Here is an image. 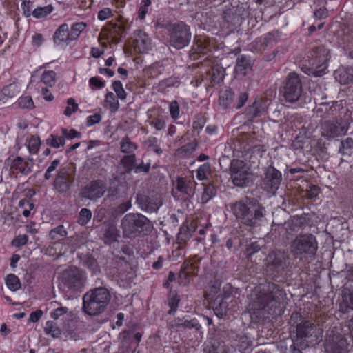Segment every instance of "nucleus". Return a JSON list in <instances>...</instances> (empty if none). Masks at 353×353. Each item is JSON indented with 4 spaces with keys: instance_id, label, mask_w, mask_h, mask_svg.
I'll return each mask as SVG.
<instances>
[{
    "instance_id": "obj_1",
    "label": "nucleus",
    "mask_w": 353,
    "mask_h": 353,
    "mask_svg": "<svg viewBox=\"0 0 353 353\" xmlns=\"http://www.w3.org/2000/svg\"><path fill=\"white\" fill-rule=\"evenodd\" d=\"M273 287L270 283L260 284L254 287V290L250 287L252 293L249 295L251 302L248 310L252 321L256 322L264 317L265 307L272 303V301H269L272 296L265 291L272 290Z\"/></svg>"
},
{
    "instance_id": "obj_2",
    "label": "nucleus",
    "mask_w": 353,
    "mask_h": 353,
    "mask_svg": "<svg viewBox=\"0 0 353 353\" xmlns=\"http://www.w3.org/2000/svg\"><path fill=\"white\" fill-rule=\"evenodd\" d=\"M110 294L104 288L88 292L83 297V310L88 315L94 316L103 312L110 301Z\"/></svg>"
},
{
    "instance_id": "obj_3",
    "label": "nucleus",
    "mask_w": 353,
    "mask_h": 353,
    "mask_svg": "<svg viewBox=\"0 0 353 353\" xmlns=\"http://www.w3.org/2000/svg\"><path fill=\"white\" fill-rule=\"evenodd\" d=\"M232 211L237 219L248 225L257 224L263 216V209L250 201L236 203L232 205Z\"/></svg>"
},
{
    "instance_id": "obj_4",
    "label": "nucleus",
    "mask_w": 353,
    "mask_h": 353,
    "mask_svg": "<svg viewBox=\"0 0 353 353\" xmlns=\"http://www.w3.org/2000/svg\"><path fill=\"white\" fill-rule=\"evenodd\" d=\"M230 170L231 179L236 186H246L252 179L250 167L241 160H233Z\"/></svg>"
},
{
    "instance_id": "obj_5",
    "label": "nucleus",
    "mask_w": 353,
    "mask_h": 353,
    "mask_svg": "<svg viewBox=\"0 0 353 353\" xmlns=\"http://www.w3.org/2000/svg\"><path fill=\"white\" fill-rule=\"evenodd\" d=\"M329 57V51L324 48H319L315 52V57L312 60L311 66H303L302 71L309 75L316 77L323 75L327 70V61Z\"/></svg>"
},
{
    "instance_id": "obj_6",
    "label": "nucleus",
    "mask_w": 353,
    "mask_h": 353,
    "mask_svg": "<svg viewBox=\"0 0 353 353\" xmlns=\"http://www.w3.org/2000/svg\"><path fill=\"white\" fill-rule=\"evenodd\" d=\"M196 183L192 177H178L173 183L172 195L178 199H187L194 196Z\"/></svg>"
},
{
    "instance_id": "obj_7",
    "label": "nucleus",
    "mask_w": 353,
    "mask_h": 353,
    "mask_svg": "<svg viewBox=\"0 0 353 353\" xmlns=\"http://www.w3.org/2000/svg\"><path fill=\"white\" fill-rule=\"evenodd\" d=\"M292 248L295 254H314L317 249L316 239L311 234L299 236L293 241Z\"/></svg>"
},
{
    "instance_id": "obj_8",
    "label": "nucleus",
    "mask_w": 353,
    "mask_h": 353,
    "mask_svg": "<svg viewBox=\"0 0 353 353\" xmlns=\"http://www.w3.org/2000/svg\"><path fill=\"white\" fill-rule=\"evenodd\" d=\"M191 39L189 27L184 23H179L172 28L170 34L172 45L178 49L188 46Z\"/></svg>"
},
{
    "instance_id": "obj_9",
    "label": "nucleus",
    "mask_w": 353,
    "mask_h": 353,
    "mask_svg": "<svg viewBox=\"0 0 353 353\" xmlns=\"http://www.w3.org/2000/svg\"><path fill=\"white\" fill-rule=\"evenodd\" d=\"M301 91L299 77L294 73L290 74L283 90L285 99L290 103L295 102L301 97Z\"/></svg>"
},
{
    "instance_id": "obj_10",
    "label": "nucleus",
    "mask_w": 353,
    "mask_h": 353,
    "mask_svg": "<svg viewBox=\"0 0 353 353\" xmlns=\"http://www.w3.org/2000/svg\"><path fill=\"white\" fill-rule=\"evenodd\" d=\"M147 218L141 214H128L122 220L121 225L125 236H130L142 227Z\"/></svg>"
},
{
    "instance_id": "obj_11",
    "label": "nucleus",
    "mask_w": 353,
    "mask_h": 353,
    "mask_svg": "<svg viewBox=\"0 0 353 353\" xmlns=\"http://www.w3.org/2000/svg\"><path fill=\"white\" fill-rule=\"evenodd\" d=\"M347 130L345 122L326 121L322 126L321 134L327 138H334L345 134Z\"/></svg>"
},
{
    "instance_id": "obj_12",
    "label": "nucleus",
    "mask_w": 353,
    "mask_h": 353,
    "mask_svg": "<svg viewBox=\"0 0 353 353\" xmlns=\"http://www.w3.org/2000/svg\"><path fill=\"white\" fill-rule=\"evenodd\" d=\"M83 278V272L76 267H72L63 273L64 282L70 288L79 286Z\"/></svg>"
},
{
    "instance_id": "obj_13",
    "label": "nucleus",
    "mask_w": 353,
    "mask_h": 353,
    "mask_svg": "<svg viewBox=\"0 0 353 353\" xmlns=\"http://www.w3.org/2000/svg\"><path fill=\"white\" fill-rule=\"evenodd\" d=\"M134 49L140 53L148 52L151 49L150 39L142 30H138L134 35Z\"/></svg>"
},
{
    "instance_id": "obj_14",
    "label": "nucleus",
    "mask_w": 353,
    "mask_h": 353,
    "mask_svg": "<svg viewBox=\"0 0 353 353\" xmlns=\"http://www.w3.org/2000/svg\"><path fill=\"white\" fill-rule=\"evenodd\" d=\"M105 191V183L101 181H97L88 185L83 190V194L90 200H97L103 195Z\"/></svg>"
},
{
    "instance_id": "obj_15",
    "label": "nucleus",
    "mask_w": 353,
    "mask_h": 353,
    "mask_svg": "<svg viewBox=\"0 0 353 353\" xmlns=\"http://www.w3.org/2000/svg\"><path fill=\"white\" fill-rule=\"evenodd\" d=\"M10 166L12 170H14L18 172L27 174L31 172L33 166L32 160L24 159L20 157L10 158L8 159Z\"/></svg>"
},
{
    "instance_id": "obj_16",
    "label": "nucleus",
    "mask_w": 353,
    "mask_h": 353,
    "mask_svg": "<svg viewBox=\"0 0 353 353\" xmlns=\"http://www.w3.org/2000/svg\"><path fill=\"white\" fill-rule=\"evenodd\" d=\"M21 92V85L18 83H12L0 91V105L6 103L10 99L18 95Z\"/></svg>"
},
{
    "instance_id": "obj_17",
    "label": "nucleus",
    "mask_w": 353,
    "mask_h": 353,
    "mask_svg": "<svg viewBox=\"0 0 353 353\" xmlns=\"http://www.w3.org/2000/svg\"><path fill=\"white\" fill-rule=\"evenodd\" d=\"M281 181V173L276 170H272L268 172L265 185L268 190L274 193L279 188Z\"/></svg>"
},
{
    "instance_id": "obj_18",
    "label": "nucleus",
    "mask_w": 353,
    "mask_h": 353,
    "mask_svg": "<svg viewBox=\"0 0 353 353\" xmlns=\"http://www.w3.org/2000/svg\"><path fill=\"white\" fill-rule=\"evenodd\" d=\"M252 70V64L249 59L244 55H240L236 60L235 73L238 77H244Z\"/></svg>"
},
{
    "instance_id": "obj_19",
    "label": "nucleus",
    "mask_w": 353,
    "mask_h": 353,
    "mask_svg": "<svg viewBox=\"0 0 353 353\" xmlns=\"http://www.w3.org/2000/svg\"><path fill=\"white\" fill-rule=\"evenodd\" d=\"M54 42L57 45H61L64 43L71 41L69 28L67 23L61 25L54 34Z\"/></svg>"
},
{
    "instance_id": "obj_20",
    "label": "nucleus",
    "mask_w": 353,
    "mask_h": 353,
    "mask_svg": "<svg viewBox=\"0 0 353 353\" xmlns=\"http://www.w3.org/2000/svg\"><path fill=\"white\" fill-rule=\"evenodd\" d=\"M54 186L60 192H65L70 188V179L66 171L62 170L55 179Z\"/></svg>"
},
{
    "instance_id": "obj_21",
    "label": "nucleus",
    "mask_w": 353,
    "mask_h": 353,
    "mask_svg": "<svg viewBox=\"0 0 353 353\" xmlns=\"http://www.w3.org/2000/svg\"><path fill=\"white\" fill-rule=\"evenodd\" d=\"M336 79L341 84L353 80V68H341L334 72Z\"/></svg>"
},
{
    "instance_id": "obj_22",
    "label": "nucleus",
    "mask_w": 353,
    "mask_h": 353,
    "mask_svg": "<svg viewBox=\"0 0 353 353\" xmlns=\"http://www.w3.org/2000/svg\"><path fill=\"white\" fill-rule=\"evenodd\" d=\"M194 270L190 265V263H184L181 268L179 276V283L180 285H186L190 283V275L194 274Z\"/></svg>"
},
{
    "instance_id": "obj_23",
    "label": "nucleus",
    "mask_w": 353,
    "mask_h": 353,
    "mask_svg": "<svg viewBox=\"0 0 353 353\" xmlns=\"http://www.w3.org/2000/svg\"><path fill=\"white\" fill-rule=\"evenodd\" d=\"M49 308H52L50 315L54 319H58L68 312L66 307L60 305L58 302L52 301L48 305Z\"/></svg>"
},
{
    "instance_id": "obj_24",
    "label": "nucleus",
    "mask_w": 353,
    "mask_h": 353,
    "mask_svg": "<svg viewBox=\"0 0 353 353\" xmlns=\"http://www.w3.org/2000/svg\"><path fill=\"white\" fill-rule=\"evenodd\" d=\"M227 302L221 297H217L214 303L213 310L218 317L221 318L228 310Z\"/></svg>"
},
{
    "instance_id": "obj_25",
    "label": "nucleus",
    "mask_w": 353,
    "mask_h": 353,
    "mask_svg": "<svg viewBox=\"0 0 353 353\" xmlns=\"http://www.w3.org/2000/svg\"><path fill=\"white\" fill-rule=\"evenodd\" d=\"M325 348L328 353H347V343L346 340L342 338L333 347H330L327 345Z\"/></svg>"
},
{
    "instance_id": "obj_26",
    "label": "nucleus",
    "mask_w": 353,
    "mask_h": 353,
    "mask_svg": "<svg viewBox=\"0 0 353 353\" xmlns=\"http://www.w3.org/2000/svg\"><path fill=\"white\" fill-rule=\"evenodd\" d=\"M53 10L54 8L52 5H47L43 7H37L32 11V14L36 19H41L52 13Z\"/></svg>"
},
{
    "instance_id": "obj_27",
    "label": "nucleus",
    "mask_w": 353,
    "mask_h": 353,
    "mask_svg": "<svg viewBox=\"0 0 353 353\" xmlns=\"http://www.w3.org/2000/svg\"><path fill=\"white\" fill-rule=\"evenodd\" d=\"M105 103L107 107L113 112L119 108V101L112 92H108L105 97Z\"/></svg>"
},
{
    "instance_id": "obj_28",
    "label": "nucleus",
    "mask_w": 353,
    "mask_h": 353,
    "mask_svg": "<svg viewBox=\"0 0 353 353\" xmlns=\"http://www.w3.org/2000/svg\"><path fill=\"white\" fill-rule=\"evenodd\" d=\"M225 70L223 67L219 65H214L211 71L212 80L215 83H220L223 80Z\"/></svg>"
},
{
    "instance_id": "obj_29",
    "label": "nucleus",
    "mask_w": 353,
    "mask_h": 353,
    "mask_svg": "<svg viewBox=\"0 0 353 353\" xmlns=\"http://www.w3.org/2000/svg\"><path fill=\"white\" fill-rule=\"evenodd\" d=\"M86 23L83 22L76 23L73 24L70 28V41L76 40L80 34L85 29Z\"/></svg>"
},
{
    "instance_id": "obj_30",
    "label": "nucleus",
    "mask_w": 353,
    "mask_h": 353,
    "mask_svg": "<svg viewBox=\"0 0 353 353\" xmlns=\"http://www.w3.org/2000/svg\"><path fill=\"white\" fill-rule=\"evenodd\" d=\"M57 74L53 70H45L41 77V81L48 86L52 87L56 81Z\"/></svg>"
},
{
    "instance_id": "obj_31",
    "label": "nucleus",
    "mask_w": 353,
    "mask_h": 353,
    "mask_svg": "<svg viewBox=\"0 0 353 353\" xmlns=\"http://www.w3.org/2000/svg\"><path fill=\"white\" fill-rule=\"evenodd\" d=\"M6 283L7 287L12 291H17L21 287L18 277L12 274L7 276Z\"/></svg>"
},
{
    "instance_id": "obj_32",
    "label": "nucleus",
    "mask_w": 353,
    "mask_h": 353,
    "mask_svg": "<svg viewBox=\"0 0 353 353\" xmlns=\"http://www.w3.org/2000/svg\"><path fill=\"white\" fill-rule=\"evenodd\" d=\"M41 141L39 137L32 136L31 137L27 143L28 151L32 154H35L38 152L40 148Z\"/></svg>"
},
{
    "instance_id": "obj_33",
    "label": "nucleus",
    "mask_w": 353,
    "mask_h": 353,
    "mask_svg": "<svg viewBox=\"0 0 353 353\" xmlns=\"http://www.w3.org/2000/svg\"><path fill=\"white\" fill-rule=\"evenodd\" d=\"M46 143L52 148H59L65 144V139L63 137V136L59 137L51 134L46 139Z\"/></svg>"
},
{
    "instance_id": "obj_34",
    "label": "nucleus",
    "mask_w": 353,
    "mask_h": 353,
    "mask_svg": "<svg viewBox=\"0 0 353 353\" xmlns=\"http://www.w3.org/2000/svg\"><path fill=\"white\" fill-rule=\"evenodd\" d=\"M45 332L53 337H58L61 334V331L56 323L50 321L46 322Z\"/></svg>"
},
{
    "instance_id": "obj_35",
    "label": "nucleus",
    "mask_w": 353,
    "mask_h": 353,
    "mask_svg": "<svg viewBox=\"0 0 353 353\" xmlns=\"http://www.w3.org/2000/svg\"><path fill=\"white\" fill-rule=\"evenodd\" d=\"M211 172L209 163H203L197 170L196 177L199 180L203 181L207 179Z\"/></svg>"
},
{
    "instance_id": "obj_36",
    "label": "nucleus",
    "mask_w": 353,
    "mask_h": 353,
    "mask_svg": "<svg viewBox=\"0 0 353 353\" xmlns=\"http://www.w3.org/2000/svg\"><path fill=\"white\" fill-rule=\"evenodd\" d=\"M78 110V104L72 98H69L67 100V106L64 110V114L67 117L71 116L73 113Z\"/></svg>"
},
{
    "instance_id": "obj_37",
    "label": "nucleus",
    "mask_w": 353,
    "mask_h": 353,
    "mask_svg": "<svg viewBox=\"0 0 353 353\" xmlns=\"http://www.w3.org/2000/svg\"><path fill=\"white\" fill-rule=\"evenodd\" d=\"M135 162L134 155H129L124 157L121 161L120 165L124 167V172H129Z\"/></svg>"
},
{
    "instance_id": "obj_38",
    "label": "nucleus",
    "mask_w": 353,
    "mask_h": 353,
    "mask_svg": "<svg viewBox=\"0 0 353 353\" xmlns=\"http://www.w3.org/2000/svg\"><path fill=\"white\" fill-rule=\"evenodd\" d=\"M112 88L120 99L124 100L126 99L127 94L123 88L121 82L119 81H114L112 84Z\"/></svg>"
},
{
    "instance_id": "obj_39",
    "label": "nucleus",
    "mask_w": 353,
    "mask_h": 353,
    "mask_svg": "<svg viewBox=\"0 0 353 353\" xmlns=\"http://www.w3.org/2000/svg\"><path fill=\"white\" fill-rule=\"evenodd\" d=\"M216 194L215 188L212 185L207 186L203 191L201 196V202L205 203H207L211 198H212Z\"/></svg>"
},
{
    "instance_id": "obj_40",
    "label": "nucleus",
    "mask_w": 353,
    "mask_h": 353,
    "mask_svg": "<svg viewBox=\"0 0 353 353\" xmlns=\"http://www.w3.org/2000/svg\"><path fill=\"white\" fill-rule=\"evenodd\" d=\"M18 104L22 108L31 109L34 107L33 101L29 96L21 97L19 98Z\"/></svg>"
},
{
    "instance_id": "obj_41",
    "label": "nucleus",
    "mask_w": 353,
    "mask_h": 353,
    "mask_svg": "<svg viewBox=\"0 0 353 353\" xmlns=\"http://www.w3.org/2000/svg\"><path fill=\"white\" fill-rule=\"evenodd\" d=\"M92 213L90 210L87 208H83L80 211L79 223L81 225L86 224L91 219Z\"/></svg>"
},
{
    "instance_id": "obj_42",
    "label": "nucleus",
    "mask_w": 353,
    "mask_h": 353,
    "mask_svg": "<svg viewBox=\"0 0 353 353\" xmlns=\"http://www.w3.org/2000/svg\"><path fill=\"white\" fill-rule=\"evenodd\" d=\"M170 116L173 119H176L179 117V105L176 101H172L169 105Z\"/></svg>"
},
{
    "instance_id": "obj_43",
    "label": "nucleus",
    "mask_w": 353,
    "mask_h": 353,
    "mask_svg": "<svg viewBox=\"0 0 353 353\" xmlns=\"http://www.w3.org/2000/svg\"><path fill=\"white\" fill-rule=\"evenodd\" d=\"M136 148L135 145L128 139H123L121 142V150L123 152L129 153Z\"/></svg>"
},
{
    "instance_id": "obj_44",
    "label": "nucleus",
    "mask_w": 353,
    "mask_h": 353,
    "mask_svg": "<svg viewBox=\"0 0 353 353\" xmlns=\"http://www.w3.org/2000/svg\"><path fill=\"white\" fill-rule=\"evenodd\" d=\"M89 85L92 89H101L105 86V81H103L99 77H93L90 79Z\"/></svg>"
},
{
    "instance_id": "obj_45",
    "label": "nucleus",
    "mask_w": 353,
    "mask_h": 353,
    "mask_svg": "<svg viewBox=\"0 0 353 353\" xmlns=\"http://www.w3.org/2000/svg\"><path fill=\"white\" fill-rule=\"evenodd\" d=\"M112 16V10L109 8H105L98 12L97 18L100 21H105Z\"/></svg>"
},
{
    "instance_id": "obj_46",
    "label": "nucleus",
    "mask_w": 353,
    "mask_h": 353,
    "mask_svg": "<svg viewBox=\"0 0 353 353\" xmlns=\"http://www.w3.org/2000/svg\"><path fill=\"white\" fill-rule=\"evenodd\" d=\"M28 240L26 234H20L12 241V245L15 247H21L25 245Z\"/></svg>"
},
{
    "instance_id": "obj_47",
    "label": "nucleus",
    "mask_w": 353,
    "mask_h": 353,
    "mask_svg": "<svg viewBox=\"0 0 353 353\" xmlns=\"http://www.w3.org/2000/svg\"><path fill=\"white\" fill-rule=\"evenodd\" d=\"M60 161L59 159L54 160L50 166L48 168L46 173H45V178L46 179H49L51 177V173L54 171L57 168L59 165Z\"/></svg>"
},
{
    "instance_id": "obj_48",
    "label": "nucleus",
    "mask_w": 353,
    "mask_h": 353,
    "mask_svg": "<svg viewBox=\"0 0 353 353\" xmlns=\"http://www.w3.org/2000/svg\"><path fill=\"white\" fill-rule=\"evenodd\" d=\"M118 231L113 226L110 227L105 234L106 241H116L118 237Z\"/></svg>"
},
{
    "instance_id": "obj_49",
    "label": "nucleus",
    "mask_w": 353,
    "mask_h": 353,
    "mask_svg": "<svg viewBox=\"0 0 353 353\" xmlns=\"http://www.w3.org/2000/svg\"><path fill=\"white\" fill-rule=\"evenodd\" d=\"M61 132H62L63 137H64V139L65 138L74 139V138L77 137L79 135V133L73 129L68 131L67 129L63 128L61 130Z\"/></svg>"
},
{
    "instance_id": "obj_50",
    "label": "nucleus",
    "mask_w": 353,
    "mask_h": 353,
    "mask_svg": "<svg viewBox=\"0 0 353 353\" xmlns=\"http://www.w3.org/2000/svg\"><path fill=\"white\" fill-rule=\"evenodd\" d=\"M101 116L98 114L90 115L87 118V124L89 126L98 123L101 121Z\"/></svg>"
},
{
    "instance_id": "obj_51",
    "label": "nucleus",
    "mask_w": 353,
    "mask_h": 353,
    "mask_svg": "<svg viewBox=\"0 0 353 353\" xmlns=\"http://www.w3.org/2000/svg\"><path fill=\"white\" fill-rule=\"evenodd\" d=\"M248 99V94L247 92L241 93L238 98L236 108H241Z\"/></svg>"
},
{
    "instance_id": "obj_52",
    "label": "nucleus",
    "mask_w": 353,
    "mask_h": 353,
    "mask_svg": "<svg viewBox=\"0 0 353 353\" xmlns=\"http://www.w3.org/2000/svg\"><path fill=\"white\" fill-rule=\"evenodd\" d=\"M43 315V312L40 310H38L35 312H33L30 314L29 316V321L33 323H35L39 321V319Z\"/></svg>"
},
{
    "instance_id": "obj_53",
    "label": "nucleus",
    "mask_w": 353,
    "mask_h": 353,
    "mask_svg": "<svg viewBox=\"0 0 353 353\" xmlns=\"http://www.w3.org/2000/svg\"><path fill=\"white\" fill-rule=\"evenodd\" d=\"M32 43L36 46H39L43 41L42 34L39 33L34 34L32 37Z\"/></svg>"
},
{
    "instance_id": "obj_54",
    "label": "nucleus",
    "mask_w": 353,
    "mask_h": 353,
    "mask_svg": "<svg viewBox=\"0 0 353 353\" xmlns=\"http://www.w3.org/2000/svg\"><path fill=\"white\" fill-rule=\"evenodd\" d=\"M19 206L21 208H26L27 207L30 208V210H32L34 208V204L29 200L27 199H21L19 202Z\"/></svg>"
},
{
    "instance_id": "obj_55",
    "label": "nucleus",
    "mask_w": 353,
    "mask_h": 353,
    "mask_svg": "<svg viewBox=\"0 0 353 353\" xmlns=\"http://www.w3.org/2000/svg\"><path fill=\"white\" fill-rule=\"evenodd\" d=\"M319 193V188L316 185L310 186V190L308 191V196L310 198H313L316 196Z\"/></svg>"
},
{
    "instance_id": "obj_56",
    "label": "nucleus",
    "mask_w": 353,
    "mask_h": 353,
    "mask_svg": "<svg viewBox=\"0 0 353 353\" xmlns=\"http://www.w3.org/2000/svg\"><path fill=\"white\" fill-rule=\"evenodd\" d=\"M88 265L93 272H97L99 270L98 265L94 259H90L88 261Z\"/></svg>"
},
{
    "instance_id": "obj_57",
    "label": "nucleus",
    "mask_w": 353,
    "mask_h": 353,
    "mask_svg": "<svg viewBox=\"0 0 353 353\" xmlns=\"http://www.w3.org/2000/svg\"><path fill=\"white\" fill-rule=\"evenodd\" d=\"M88 265L93 272H97L99 270L98 265L94 259H90L88 261Z\"/></svg>"
},
{
    "instance_id": "obj_58",
    "label": "nucleus",
    "mask_w": 353,
    "mask_h": 353,
    "mask_svg": "<svg viewBox=\"0 0 353 353\" xmlns=\"http://www.w3.org/2000/svg\"><path fill=\"white\" fill-rule=\"evenodd\" d=\"M63 230L61 228H57L53 230H52L50 232V236L52 239H55V236L57 234H59L61 237L65 236V234H61Z\"/></svg>"
},
{
    "instance_id": "obj_59",
    "label": "nucleus",
    "mask_w": 353,
    "mask_h": 353,
    "mask_svg": "<svg viewBox=\"0 0 353 353\" xmlns=\"http://www.w3.org/2000/svg\"><path fill=\"white\" fill-rule=\"evenodd\" d=\"M345 301L347 306L353 310V292H351L348 296H345Z\"/></svg>"
},
{
    "instance_id": "obj_60",
    "label": "nucleus",
    "mask_w": 353,
    "mask_h": 353,
    "mask_svg": "<svg viewBox=\"0 0 353 353\" xmlns=\"http://www.w3.org/2000/svg\"><path fill=\"white\" fill-rule=\"evenodd\" d=\"M154 126L157 130H160L164 128L165 123L163 120L158 119L154 122Z\"/></svg>"
},
{
    "instance_id": "obj_61",
    "label": "nucleus",
    "mask_w": 353,
    "mask_h": 353,
    "mask_svg": "<svg viewBox=\"0 0 353 353\" xmlns=\"http://www.w3.org/2000/svg\"><path fill=\"white\" fill-rule=\"evenodd\" d=\"M314 15L318 19L323 18L326 17L327 12L324 10L319 9L314 12Z\"/></svg>"
},
{
    "instance_id": "obj_62",
    "label": "nucleus",
    "mask_w": 353,
    "mask_h": 353,
    "mask_svg": "<svg viewBox=\"0 0 353 353\" xmlns=\"http://www.w3.org/2000/svg\"><path fill=\"white\" fill-rule=\"evenodd\" d=\"M147 13H148V8L141 6L140 9H139V18L140 19H144Z\"/></svg>"
},
{
    "instance_id": "obj_63",
    "label": "nucleus",
    "mask_w": 353,
    "mask_h": 353,
    "mask_svg": "<svg viewBox=\"0 0 353 353\" xmlns=\"http://www.w3.org/2000/svg\"><path fill=\"white\" fill-rule=\"evenodd\" d=\"M91 53L94 57L98 58L102 54L103 51L98 48H92L91 50Z\"/></svg>"
},
{
    "instance_id": "obj_64",
    "label": "nucleus",
    "mask_w": 353,
    "mask_h": 353,
    "mask_svg": "<svg viewBox=\"0 0 353 353\" xmlns=\"http://www.w3.org/2000/svg\"><path fill=\"white\" fill-rule=\"evenodd\" d=\"M179 299L176 295H174L169 301V305L172 308H174L177 306L179 303Z\"/></svg>"
}]
</instances>
